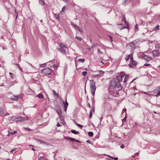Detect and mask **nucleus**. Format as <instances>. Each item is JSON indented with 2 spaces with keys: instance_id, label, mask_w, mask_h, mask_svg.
Segmentation results:
<instances>
[{
  "instance_id": "nucleus-1",
  "label": "nucleus",
  "mask_w": 160,
  "mask_h": 160,
  "mask_svg": "<svg viewBox=\"0 0 160 160\" xmlns=\"http://www.w3.org/2000/svg\"><path fill=\"white\" fill-rule=\"evenodd\" d=\"M109 86L111 88H116L117 90H120L122 88L120 82L116 81L114 79H113L111 81Z\"/></svg>"
},
{
  "instance_id": "nucleus-2",
  "label": "nucleus",
  "mask_w": 160,
  "mask_h": 160,
  "mask_svg": "<svg viewBox=\"0 0 160 160\" xmlns=\"http://www.w3.org/2000/svg\"><path fill=\"white\" fill-rule=\"evenodd\" d=\"M90 86L91 92L92 95L94 96L96 89L95 87V83L93 80H90Z\"/></svg>"
},
{
  "instance_id": "nucleus-3",
  "label": "nucleus",
  "mask_w": 160,
  "mask_h": 160,
  "mask_svg": "<svg viewBox=\"0 0 160 160\" xmlns=\"http://www.w3.org/2000/svg\"><path fill=\"white\" fill-rule=\"evenodd\" d=\"M58 45L61 47L59 50L62 53L65 54L66 52V49L67 48L66 45L60 42H58Z\"/></svg>"
},
{
  "instance_id": "nucleus-4",
  "label": "nucleus",
  "mask_w": 160,
  "mask_h": 160,
  "mask_svg": "<svg viewBox=\"0 0 160 160\" xmlns=\"http://www.w3.org/2000/svg\"><path fill=\"white\" fill-rule=\"evenodd\" d=\"M52 71L51 68H47L43 69L42 71V73L43 75H48L50 74Z\"/></svg>"
},
{
  "instance_id": "nucleus-5",
  "label": "nucleus",
  "mask_w": 160,
  "mask_h": 160,
  "mask_svg": "<svg viewBox=\"0 0 160 160\" xmlns=\"http://www.w3.org/2000/svg\"><path fill=\"white\" fill-rule=\"evenodd\" d=\"M141 56L143 59L147 61H149L152 59V58L151 57L146 55L144 53H142Z\"/></svg>"
},
{
  "instance_id": "nucleus-6",
  "label": "nucleus",
  "mask_w": 160,
  "mask_h": 160,
  "mask_svg": "<svg viewBox=\"0 0 160 160\" xmlns=\"http://www.w3.org/2000/svg\"><path fill=\"white\" fill-rule=\"evenodd\" d=\"M125 75V73L123 72H121L120 75H118L117 76V78L118 80V82H120V81L122 80V78Z\"/></svg>"
},
{
  "instance_id": "nucleus-7",
  "label": "nucleus",
  "mask_w": 160,
  "mask_h": 160,
  "mask_svg": "<svg viewBox=\"0 0 160 160\" xmlns=\"http://www.w3.org/2000/svg\"><path fill=\"white\" fill-rule=\"evenodd\" d=\"M137 64V62L132 59V60H131V62L129 63V67L133 68Z\"/></svg>"
},
{
  "instance_id": "nucleus-8",
  "label": "nucleus",
  "mask_w": 160,
  "mask_h": 160,
  "mask_svg": "<svg viewBox=\"0 0 160 160\" xmlns=\"http://www.w3.org/2000/svg\"><path fill=\"white\" fill-rule=\"evenodd\" d=\"M98 72H99L98 74L96 75H93L92 77L93 78L97 77L99 76H102V74H103L104 73V72L101 70H99L98 71Z\"/></svg>"
},
{
  "instance_id": "nucleus-9",
  "label": "nucleus",
  "mask_w": 160,
  "mask_h": 160,
  "mask_svg": "<svg viewBox=\"0 0 160 160\" xmlns=\"http://www.w3.org/2000/svg\"><path fill=\"white\" fill-rule=\"evenodd\" d=\"M122 20H123L124 22L125 23V24L127 25V26H124L122 28H120L121 29H123V28H127L128 29L129 28V26H128V22L126 20L125 17H124L122 18Z\"/></svg>"
},
{
  "instance_id": "nucleus-10",
  "label": "nucleus",
  "mask_w": 160,
  "mask_h": 160,
  "mask_svg": "<svg viewBox=\"0 0 160 160\" xmlns=\"http://www.w3.org/2000/svg\"><path fill=\"white\" fill-rule=\"evenodd\" d=\"M28 119V118L27 117H26V118H25L22 117H18L16 118V120L18 122H20L23 120H26Z\"/></svg>"
},
{
  "instance_id": "nucleus-11",
  "label": "nucleus",
  "mask_w": 160,
  "mask_h": 160,
  "mask_svg": "<svg viewBox=\"0 0 160 160\" xmlns=\"http://www.w3.org/2000/svg\"><path fill=\"white\" fill-rule=\"evenodd\" d=\"M56 111L59 116V118H62V117H63L62 115V111L61 109H58Z\"/></svg>"
},
{
  "instance_id": "nucleus-12",
  "label": "nucleus",
  "mask_w": 160,
  "mask_h": 160,
  "mask_svg": "<svg viewBox=\"0 0 160 160\" xmlns=\"http://www.w3.org/2000/svg\"><path fill=\"white\" fill-rule=\"evenodd\" d=\"M153 55L154 57H157L159 55V52L157 50H154L152 52Z\"/></svg>"
},
{
  "instance_id": "nucleus-13",
  "label": "nucleus",
  "mask_w": 160,
  "mask_h": 160,
  "mask_svg": "<svg viewBox=\"0 0 160 160\" xmlns=\"http://www.w3.org/2000/svg\"><path fill=\"white\" fill-rule=\"evenodd\" d=\"M136 43V42L135 41H134L130 43L129 44L130 46L132 48H135V45Z\"/></svg>"
},
{
  "instance_id": "nucleus-14",
  "label": "nucleus",
  "mask_w": 160,
  "mask_h": 160,
  "mask_svg": "<svg viewBox=\"0 0 160 160\" xmlns=\"http://www.w3.org/2000/svg\"><path fill=\"white\" fill-rule=\"evenodd\" d=\"M130 58L131 60H132V59H133V57H132V54H130L128 55V57H126L125 58V60L126 61H128L129 60V59Z\"/></svg>"
},
{
  "instance_id": "nucleus-15",
  "label": "nucleus",
  "mask_w": 160,
  "mask_h": 160,
  "mask_svg": "<svg viewBox=\"0 0 160 160\" xmlns=\"http://www.w3.org/2000/svg\"><path fill=\"white\" fill-rule=\"evenodd\" d=\"M19 97L18 96H15L13 95L11 97V99L14 101H17Z\"/></svg>"
},
{
  "instance_id": "nucleus-16",
  "label": "nucleus",
  "mask_w": 160,
  "mask_h": 160,
  "mask_svg": "<svg viewBox=\"0 0 160 160\" xmlns=\"http://www.w3.org/2000/svg\"><path fill=\"white\" fill-rule=\"evenodd\" d=\"M156 91H158V93L157 94L155 95V96L156 97H158V96L160 95V88H157V89H156L154 90V92H155Z\"/></svg>"
},
{
  "instance_id": "nucleus-17",
  "label": "nucleus",
  "mask_w": 160,
  "mask_h": 160,
  "mask_svg": "<svg viewBox=\"0 0 160 160\" xmlns=\"http://www.w3.org/2000/svg\"><path fill=\"white\" fill-rule=\"evenodd\" d=\"M59 118L61 119L60 123L64 125L66 124V123L64 120V117H62L61 118Z\"/></svg>"
},
{
  "instance_id": "nucleus-18",
  "label": "nucleus",
  "mask_w": 160,
  "mask_h": 160,
  "mask_svg": "<svg viewBox=\"0 0 160 160\" xmlns=\"http://www.w3.org/2000/svg\"><path fill=\"white\" fill-rule=\"evenodd\" d=\"M38 141L41 144H45L47 145H48V144L47 142L44 141H42V140H38Z\"/></svg>"
},
{
  "instance_id": "nucleus-19",
  "label": "nucleus",
  "mask_w": 160,
  "mask_h": 160,
  "mask_svg": "<svg viewBox=\"0 0 160 160\" xmlns=\"http://www.w3.org/2000/svg\"><path fill=\"white\" fill-rule=\"evenodd\" d=\"M69 139V140H70V141L72 142H80L78 140H77L76 139L72 138H68Z\"/></svg>"
},
{
  "instance_id": "nucleus-20",
  "label": "nucleus",
  "mask_w": 160,
  "mask_h": 160,
  "mask_svg": "<svg viewBox=\"0 0 160 160\" xmlns=\"http://www.w3.org/2000/svg\"><path fill=\"white\" fill-rule=\"evenodd\" d=\"M62 102H63V104L64 107H68V102H67V99H66L65 100V103L64 102V101L63 100H62Z\"/></svg>"
},
{
  "instance_id": "nucleus-21",
  "label": "nucleus",
  "mask_w": 160,
  "mask_h": 160,
  "mask_svg": "<svg viewBox=\"0 0 160 160\" xmlns=\"http://www.w3.org/2000/svg\"><path fill=\"white\" fill-rule=\"evenodd\" d=\"M37 97L40 98H44V96L42 94V93H39L38 94L37 96Z\"/></svg>"
},
{
  "instance_id": "nucleus-22",
  "label": "nucleus",
  "mask_w": 160,
  "mask_h": 160,
  "mask_svg": "<svg viewBox=\"0 0 160 160\" xmlns=\"http://www.w3.org/2000/svg\"><path fill=\"white\" fill-rule=\"evenodd\" d=\"M8 133L7 135V136H9L10 134H14L17 133V132L16 131H14L13 132H11L9 131H8Z\"/></svg>"
},
{
  "instance_id": "nucleus-23",
  "label": "nucleus",
  "mask_w": 160,
  "mask_h": 160,
  "mask_svg": "<svg viewBox=\"0 0 160 160\" xmlns=\"http://www.w3.org/2000/svg\"><path fill=\"white\" fill-rule=\"evenodd\" d=\"M129 78V76L128 75H126L125 76V77L124 78V80L123 81L124 83H125L127 81V80Z\"/></svg>"
},
{
  "instance_id": "nucleus-24",
  "label": "nucleus",
  "mask_w": 160,
  "mask_h": 160,
  "mask_svg": "<svg viewBox=\"0 0 160 160\" xmlns=\"http://www.w3.org/2000/svg\"><path fill=\"white\" fill-rule=\"evenodd\" d=\"M3 107L0 108V115H2L3 114Z\"/></svg>"
},
{
  "instance_id": "nucleus-25",
  "label": "nucleus",
  "mask_w": 160,
  "mask_h": 160,
  "mask_svg": "<svg viewBox=\"0 0 160 160\" xmlns=\"http://www.w3.org/2000/svg\"><path fill=\"white\" fill-rule=\"evenodd\" d=\"M159 26L158 24L156 25V27L153 29V30L157 31L159 29Z\"/></svg>"
},
{
  "instance_id": "nucleus-26",
  "label": "nucleus",
  "mask_w": 160,
  "mask_h": 160,
  "mask_svg": "<svg viewBox=\"0 0 160 160\" xmlns=\"http://www.w3.org/2000/svg\"><path fill=\"white\" fill-rule=\"evenodd\" d=\"M71 132L72 133L74 134H78V133H79L77 131H76L75 130H72L71 131Z\"/></svg>"
},
{
  "instance_id": "nucleus-27",
  "label": "nucleus",
  "mask_w": 160,
  "mask_h": 160,
  "mask_svg": "<svg viewBox=\"0 0 160 160\" xmlns=\"http://www.w3.org/2000/svg\"><path fill=\"white\" fill-rule=\"evenodd\" d=\"M39 3L41 5H43L45 2L44 0H39Z\"/></svg>"
},
{
  "instance_id": "nucleus-28",
  "label": "nucleus",
  "mask_w": 160,
  "mask_h": 160,
  "mask_svg": "<svg viewBox=\"0 0 160 160\" xmlns=\"http://www.w3.org/2000/svg\"><path fill=\"white\" fill-rule=\"evenodd\" d=\"M88 135L90 137H92L93 135V133L92 132H88Z\"/></svg>"
},
{
  "instance_id": "nucleus-29",
  "label": "nucleus",
  "mask_w": 160,
  "mask_h": 160,
  "mask_svg": "<svg viewBox=\"0 0 160 160\" xmlns=\"http://www.w3.org/2000/svg\"><path fill=\"white\" fill-rule=\"evenodd\" d=\"M55 17L58 20L59 19V14H55L54 15Z\"/></svg>"
},
{
  "instance_id": "nucleus-30",
  "label": "nucleus",
  "mask_w": 160,
  "mask_h": 160,
  "mask_svg": "<svg viewBox=\"0 0 160 160\" xmlns=\"http://www.w3.org/2000/svg\"><path fill=\"white\" fill-rule=\"evenodd\" d=\"M75 38L76 39L80 41H81L82 40V38L81 37H79L78 36H76Z\"/></svg>"
},
{
  "instance_id": "nucleus-31",
  "label": "nucleus",
  "mask_w": 160,
  "mask_h": 160,
  "mask_svg": "<svg viewBox=\"0 0 160 160\" xmlns=\"http://www.w3.org/2000/svg\"><path fill=\"white\" fill-rule=\"evenodd\" d=\"M160 48V44H157L155 45V48L156 49H159Z\"/></svg>"
},
{
  "instance_id": "nucleus-32",
  "label": "nucleus",
  "mask_w": 160,
  "mask_h": 160,
  "mask_svg": "<svg viewBox=\"0 0 160 160\" xmlns=\"http://www.w3.org/2000/svg\"><path fill=\"white\" fill-rule=\"evenodd\" d=\"M78 29L81 33H82L83 31L82 29V28L79 27H78Z\"/></svg>"
},
{
  "instance_id": "nucleus-33",
  "label": "nucleus",
  "mask_w": 160,
  "mask_h": 160,
  "mask_svg": "<svg viewBox=\"0 0 160 160\" xmlns=\"http://www.w3.org/2000/svg\"><path fill=\"white\" fill-rule=\"evenodd\" d=\"M76 125L78 126V127L80 128L81 129H82V125L78 123H76Z\"/></svg>"
},
{
  "instance_id": "nucleus-34",
  "label": "nucleus",
  "mask_w": 160,
  "mask_h": 160,
  "mask_svg": "<svg viewBox=\"0 0 160 160\" xmlns=\"http://www.w3.org/2000/svg\"><path fill=\"white\" fill-rule=\"evenodd\" d=\"M78 61L81 62H83L85 61L84 59H79L78 60Z\"/></svg>"
},
{
  "instance_id": "nucleus-35",
  "label": "nucleus",
  "mask_w": 160,
  "mask_h": 160,
  "mask_svg": "<svg viewBox=\"0 0 160 160\" xmlns=\"http://www.w3.org/2000/svg\"><path fill=\"white\" fill-rule=\"evenodd\" d=\"M87 73V72H83L82 73V75L83 76H85L86 75Z\"/></svg>"
},
{
  "instance_id": "nucleus-36",
  "label": "nucleus",
  "mask_w": 160,
  "mask_h": 160,
  "mask_svg": "<svg viewBox=\"0 0 160 160\" xmlns=\"http://www.w3.org/2000/svg\"><path fill=\"white\" fill-rule=\"evenodd\" d=\"M98 52L99 54H102V53L100 49L99 48L98 49Z\"/></svg>"
},
{
  "instance_id": "nucleus-37",
  "label": "nucleus",
  "mask_w": 160,
  "mask_h": 160,
  "mask_svg": "<svg viewBox=\"0 0 160 160\" xmlns=\"http://www.w3.org/2000/svg\"><path fill=\"white\" fill-rule=\"evenodd\" d=\"M138 30V24H137L136 25V26L135 27V31H137Z\"/></svg>"
},
{
  "instance_id": "nucleus-38",
  "label": "nucleus",
  "mask_w": 160,
  "mask_h": 160,
  "mask_svg": "<svg viewBox=\"0 0 160 160\" xmlns=\"http://www.w3.org/2000/svg\"><path fill=\"white\" fill-rule=\"evenodd\" d=\"M16 150V148H15L13 149H12L11 151H10V152L11 153L13 151Z\"/></svg>"
},
{
  "instance_id": "nucleus-39",
  "label": "nucleus",
  "mask_w": 160,
  "mask_h": 160,
  "mask_svg": "<svg viewBox=\"0 0 160 160\" xmlns=\"http://www.w3.org/2000/svg\"><path fill=\"white\" fill-rule=\"evenodd\" d=\"M71 24L73 26L74 28H75V27H77V26H78L74 24V23H73L72 22L71 23Z\"/></svg>"
},
{
  "instance_id": "nucleus-40",
  "label": "nucleus",
  "mask_w": 160,
  "mask_h": 160,
  "mask_svg": "<svg viewBox=\"0 0 160 160\" xmlns=\"http://www.w3.org/2000/svg\"><path fill=\"white\" fill-rule=\"evenodd\" d=\"M9 75H10V77L12 78H13V74L12 73H11V72H10L9 73Z\"/></svg>"
},
{
  "instance_id": "nucleus-41",
  "label": "nucleus",
  "mask_w": 160,
  "mask_h": 160,
  "mask_svg": "<svg viewBox=\"0 0 160 160\" xmlns=\"http://www.w3.org/2000/svg\"><path fill=\"white\" fill-rule=\"evenodd\" d=\"M46 64V63H44V64H41L40 65V67H45Z\"/></svg>"
},
{
  "instance_id": "nucleus-42",
  "label": "nucleus",
  "mask_w": 160,
  "mask_h": 160,
  "mask_svg": "<svg viewBox=\"0 0 160 160\" xmlns=\"http://www.w3.org/2000/svg\"><path fill=\"white\" fill-rule=\"evenodd\" d=\"M92 113H91V112H90L89 113V118H91L92 117Z\"/></svg>"
},
{
  "instance_id": "nucleus-43",
  "label": "nucleus",
  "mask_w": 160,
  "mask_h": 160,
  "mask_svg": "<svg viewBox=\"0 0 160 160\" xmlns=\"http://www.w3.org/2000/svg\"><path fill=\"white\" fill-rule=\"evenodd\" d=\"M94 111V108H92L90 111V112H91V113H92Z\"/></svg>"
},
{
  "instance_id": "nucleus-44",
  "label": "nucleus",
  "mask_w": 160,
  "mask_h": 160,
  "mask_svg": "<svg viewBox=\"0 0 160 160\" xmlns=\"http://www.w3.org/2000/svg\"><path fill=\"white\" fill-rule=\"evenodd\" d=\"M57 67H58V66L57 65H55V64H54L53 65V67L54 68H57Z\"/></svg>"
},
{
  "instance_id": "nucleus-45",
  "label": "nucleus",
  "mask_w": 160,
  "mask_h": 160,
  "mask_svg": "<svg viewBox=\"0 0 160 160\" xmlns=\"http://www.w3.org/2000/svg\"><path fill=\"white\" fill-rule=\"evenodd\" d=\"M24 128L26 130H28L29 131H31V129L28 128Z\"/></svg>"
},
{
  "instance_id": "nucleus-46",
  "label": "nucleus",
  "mask_w": 160,
  "mask_h": 160,
  "mask_svg": "<svg viewBox=\"0 0 160 160\" xmlns=\"http://www.w3.org/2000/svg\"><path fill=\"white\" fill-rule=\"evenodd\" d=\"M126 109L125 108V109H123V110H122V113L123 112H126Z\"/></svg>"
},
{
  "instance_id": "nucleus-47",
  "label": "nucleus",
  "mask_w": 160,
  "mask_h": 160,
  "mask_svg": "<svg viewBox=\"0 0 160 160\" xmlns=\"http://www.w3.org/2000/svg\"><path fill=\"white\" fill-rule=\"evenodd\" d=\"M39 160H44L43 158L42 157H40L39 158Z\"/></svg>"
},
{
  "instance_id": "nucleus-48",
  "label": "nucleus",
  "mask_w": 160,
  "mask_h": 160,
  "mask_svg": "<svg viewBox=\"0 0 160 160\" xmlns=\"http://www.w3.org/2000/svg\"><path fill=\"white\" fill-rule=\"evenodd\" d=\"M121 148H124V146L122 144L120 146Z\"/></svg>"
},
{
  "instance_id": "nucleus-49",
  "label": "nucleus",
  "mask_w": 160,
  "mask_h": 160,
  "mask_svg": "<svg viewBox=\"0 0 160 160\" xmlns=\"http://www.w3.org/2000/svg\"><path fill=\"white\" fill-rule=\"evenodd\" d=\"M142 93L146 95H149V94L147 92H142Z\"/></svg>"
},
{
  "instance_id": "nucleus-50",
  "label": "nucleus",
  "mask_w": 160,
  "mask_h": 160,
  "mask_svg": "<svg viewBox=\"0 0 160 160\" xmlns=\"http://www.w3.org/2000/svg\"><path fill=\"white\" fill-rule=\"evenodd\" d=\"M15 15H16V19H17V18L18 16V13L16 12H15Z\"/></svg>"
},
{
  "instance_id": "nucleus-51",
  "label": "nucleus",
  "mask_w": 160,
  "mask_h": 160,
  "mask_svg": "<svg viewBox=\"0 0 160 160\" xmlns=\"http://www.w3.org/2000/svg\"><path fill=\"white\" fill-rule=\"evenodd\" d=\"M57 126L59 127L61 126V125L59 123V122H58L57 124Z\"/></svg>"
},
{
  "instance_id": "nucleus-52",
  "label": "nucleus",
  "mask_w": 160,
  "mask_h": 160,
  "mask_svg": "<svg viewBox=\"0 0 160 160\" xmlns=\"http://www.w3.org/2000/svg\"><path fill=\"white\" fill-rule=\"evenodd\" d=\"M53 93H54V95H58L57 93L55 91H54Z\"/></svg>"
},
{
  "instance_id": "nucleus-53",
  "label": "nucleus",
  "mask_w": 160,
  "mask_h": 160,
  "mask_svg": "<svg viewBox=\"0 0 160 160\" xmlns=\"http://www.w3.org/2000/svg\"><path fill=\"white\" fill-rule=\"evenodd\" d=\"M144 66H148L150 65V64L148 63H146L144 65Z\"/></svg>"
},
{
  "instance_id": "nucleus-54",
  "label": "nucleus",
  "mask_w": 160,
  "mask_h": 160,
  "mask_svg": "<svg viewBox=\"0 0 160 160\" xmlns=\"http://www.w3.org/2000/svg\"><path fill=\"white\" fill-rule=\"evenodd\" d=\"M67 107H64V111L66 112L67 108Z\"/></svg>"
},
{
  "instance_id": "nucleus-55",
  "label": "nucleus",
  "mask_w": 160,
  "mask_h": 160,
  "mask_svg": "<svg viewBox=\"0 0 160 160\" xmlns=\"http://www.w3.org/2000/svg\"><path fill=\"white\" fill-rule=\"evenodd\" d=\"M103 155L106 156H107L108 157H109V158L111 157V156H109V155L104 154V155Z\"/></svg>"
},
{
  "instance_id": "nucleus-56",
  "label": "nucleus",
  "mask_w": 160,
  "mask_h": 160,
  "mask_svg": "<svg viewBox=\"0 0 160 160\" xmlns=\"http://www.w3.org/2000/svg\"><path fill=\"white\" fill-rule=\"evenodd\" d=\"M109 38H110L111 42H112V37L111 36H109Z\"/></svg>"
},
{
  "instance_id": "nucleus-57",
  "label": "nucleus",
  "mask_w": 160,
  "mask_h": 160,
  "mask_svg": "<svg viewBox=\"0 0 160 160\" xmlns=\"http://www.w3.org/2000/svg\"><path fill=\"white\" fill-rule=\"evenodd\" d=\"M86 142L87 143H91V142H90V141H89V140H87L86 141Z\"/></svg>"
},
{
  "instance_id": "nucleus-58",
  "label": "nucleus",
  "mask_w": 160,
  "mask_h": 160,
  "mask_svg": "<svg viewBox=\"0 0 160 160\" xmlns=\"http://www.w3.org/2000/svg\"><path fill=\"white\" fill-rule=\"evenodd\" d=\"M148 42L149 43H152V41H148Z\"/></svg>"
},
{
  "instance_id": "nucleus-59",
  "label": "nucleus",
  "mask_w": 160,
  "mask_h": 160,
  "mask_svg": "<svg viewBox=\"0 0 160 160\" xmlns=\"http://www.w3.org/2000/svg\"><path fill=\"white\" fill-rule=\"evenodd\" d=\"M65 6H64V7H63L62 8V12L64 10V9L65 8Z\"/></svg>"
},
{
  "instance_id": "nucleus-60",
  "label": "nucleus",
  "mask_w": 160,
  "mask_h": 160,
  "mask_svg": "<svg viewBox=\"0 0 160 160\" xmlns=\"http://www.w3.org/2000/svg\"><path fill=\"white\" fill-rule=\"evenodd\" d=\"M126 118H127V117H126V116H125V117H124V119H123V120H124V121H125V120L126 119Z\"/></svg>"
},
{
  "instance_id": "nucleus-61",
  "label": "nucleus",
  "mask_w": 160,
  "mask_h": 160,
  "mask_svg": "<svg viewBox=\"0 0 160 160\" xmlns=\"http://www.w3.org/2000/svg\"><path fill=\"white\" fill-rule=\"evenodd\" d=\"M78 26H77V27H75L74 28L76 30L77 29H78Z\"/></svg>"
},
{
  "instance_id": "nucleus-62",
  "label": "nucleus",
  "mask_w": 160,
  "mask_h": 160,
  "mask_svg": "<svg viewBox=\"0 0 160 160\" xmlns=\"http://www.w3.org/2000/svg\"><path fill=\"white\" fill-rule=\"evenodd\" d=\"M2 48L3 49V50H4L6 49V48L4 47H2Z\"/></svg>"
},
{
  "instance_id": "nucleus-63",
  "label": "nucleus",
  "mask_w": 160,
  "mask_h": 160,
  "mask_svg": "<svg viewBox=\"0 0 160 160\" xmlns=\"http://www.w3.org/2000/svg\"><path fill=\"white\" fill-rule=\"evenodd\" d=\"M115 160H117L118 159V158H114Z\"/></svg>"
},
{
  "instance_id": "nucleus-64",
  "label": "nucleus",
  "mask_w": 160,
  "mask_h": 160,
  "mask_svg": "<svg viewBox=\"0 0 160 160\" xmlns=\"http://www.w3.org/2000/svg\"><path fill=\"white\" fill-rule=\"evenodd\" d=\"M62 0L65 2H67L68 1V0Z\"/></svg>"
}]
</instances>
